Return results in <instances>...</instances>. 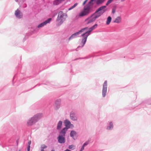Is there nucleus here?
<instances>
[{"mask_svg": "<svg viewBox=\"0 0 151 151\" xmlns=\"http://www.w3.org/2000/svg\"><path fill=\"white\" fill-rule=\"evenodd\" d=\"M61 0H55V1L53 3L54 5H57L61 2Z\"/></svg>", "mask_w": 151, "mask_h": 151, "instance_id": "nucleus-16", "label": "nucleus"}, {"mask_svg": "<svg viewBox=\"0 0 151 151\" xmlns=\"http://www.w3.org/2000/svg\"><path fill=\"white\" fill-rule=\"evenodd\" d=\"M70 118L71 119L73 120H76V118L74 116V114H70Z\"/></svg>", "mask_w": 151, "mask_h": 151, "instance_id": "nucleus-20", "label": "nucleus"}, {"mask_svg": "<svg viewBox=\"0 0 151 151\" xmlns=\"http://www.w3.org/2000/svg\"><path fill=\"white\" fill-rule=\"evenodd\" d=\"M95 2V0H91L86 6L88 7H89L90 9H91V6H93Z\"/></svg>", "mask_w": 151, "mask_h": 151, "instance_id": "nucleus-11", "label": "nucleus"}, {"mask_svg": "<svg viewBox=\"0 0 151 151\" xmlns=\"http://www.w3.org/2000/svg\"><path fill=\"white\" fill-rule=\"evenodd\" d=\"M106 7V6H103L99 8L92 15L96 19L102 15L105 12L106 9H104Z\"/></svg>", "mask_w": 151, "mask_h": 151, "instance_id": "nucleus-2", "label": "nucleus"}, {"mask_svg": "<svg viewBox=\"0 0 151 151\" xmlns=\"http://www.w3.org/2000/svg\"><path fill=\"white\" fill-rule=\"evenodd\" d=\"M121 21V18L120 17H118L114 21V22L119 23Z\"/></svg>", "mask_w": 151, "mask_h": 151, "instance_id": "nucleus-12", "label": "nucleus"}, {"mask_svg": "<svg viewBox=\"0 0 151 151\" xmlns=\"http://www.w3.org/2000/svg\"><path fill=\"white\" fill-rule=\"evenodd\" d=\"M68 129V128L65 127L60 132L59 136L58 137V142L60 143H63L65 142V136L66 132Z\"/></svg>", "mask_w": 151, "mask_h": 151, "instance_id": "nucleus-3", "label": "nucleus"}, {"mask_svg": "<svg viewBox=\"0 0 151 151\" xmlns=\"http://www.w3.org/2000/svg\"><path fill=\"white\" fill-rule=\"evenodd\" d=\"M31 141H30V140L28 142V145L30 146V144H31Z\"/></svg>", "mask_w": 151, "mask_h": 151, "instance_id": "nucleus-31", "label": "nucleus"}, {"mask_svg": "<svg viewBox=\"0 0 151 151\" xmlns=\"http://www.w3.org/2000/svg\"><path fill=\"white\" fill-rule=\"evenodd\" d=\"M51 151H55V150H52Z\"/></svg>", "mask_w": 151, "mask_h": 151, "instance_id": "nucleus-35", "label": "nucleus"}, {"mask_svg": "<svg viewBox=\"0 0 151 151\" xmlns=\"http://www.w3.org/2000/svg\"><path fill=\"white\" fill-rule=\"evenodd\" d=\"M78 4L77 3H76L73 6H72L69 8L68 10H70L72 9H73L74 8H75L77 5Z\"/></svg>", "mask_w": 151, "mask_h": 151, "instance_id": "nucleus-21", "label": "nucleus"}, {"mask_svg": "<svg viewBox=\"0 0 151 151\" xmlns=\"http://www.w3.org/2000/svg\"><path fill=\"white\" fill-rule=\"evenodd\" d=\"M79 34V32H77L73 34L72 35L69 37V40H70V39L75 38L77 35H78Z\"/></svg>", "mask_w": 151, "mask_h": 151, "instance_id": "nucleus-13", "label": "nucleus"}, {"mask_svg": "<svg viewBox=\"0 0 151 151\" xmlns=\"http://www.w3.org/2000/svg\"><path fill=\"white\" fill-rule=\"evenodd\" d=\"M88 1V0H85V1H86V2L87 1Z\"/></svg>", "mask_w": 151, "mask_h": 151, "instance_id": "nucleus-36", "label": "nucleus"}, {"mask_svg": "<svg viewBox=\"0 0 151 151\" xmlns=\"http://www.w3.org/2000/svg\"><path fill=\"white\" fill-rule=\"evenodd\" d=\"M68 148L70 149L73 150L74 148V146L73 145H71L69 146Z\"/></svg>", "mask_w": 151, "mask_h": 151, "instance_id": "nucleus-24", "label": "nucleus"}, {"mask_svg": "<svg viewBox=\"0 0 151 151\" xmlns=\"http://www.w3.org/2000/svg\"><path fill=\"white\" fill-rule=\"evenodd\" d=\"M110 124V126L109 127H108L107 128V129H110L111 128H113V124L112 122H110L109 124Z\"/></svg>", "mask_w": 151, "mask_h": 151, "instance_id": "nucleus-23", "label": "nucleus"}, {"mask_svg": "<svg viewBox=\"0 0 151 151\" xmlns=\"http://www.w3.org/2000/svg\"><path fill=\"white\" fill-rule=\"evenodd\" d=\"M96 19L94 17L93 15H91L88 18L86 19L85 20V22H86L87 24H88L90 23L94 22Z\"/></svg>", "mask_w": 151, "mask_h": 151, "instance_id": "nucleus-7", "label": "nucleus"}, {"mask_svg": "<svg viewBox=\"0 0 151 151\" xmlns=\"http://www.w3.org/2000/svg\"><path fill=\"white\" fill-rule=\"evenodd\" d=\"M15 14L16 17L19 18H21L22 16V13L18 9L15 12Z\"/></svg>", "mask_w": 151, "mask_h": 151, "instance_id": "nucleus-10", "label": "nucleus"}, {"mask_svg": "<svg viewBox=\"0 0 151 151\" xmlns=\"http://www.w3.org/2000/svg\"><path fill=\"white\" fill-rule=\"evenodd\" d=\"M65 126L66 127H68L71 124L70 122L68 120H66L65 121Z\"/></svg>", "mask_w": 151, "mask_h": 151, "instance_id": "nucleus-18", "label": "nucleus"}, {"mask_svg": "<svg viewBox=\"0 0 151 151\" xmlns=\"http://www.w3.org/2000/svg\"><path fill=\"white\" fill-rule=\"evenodd\" d=\"M65 14L63 12L60 11L58 14L57 19L56 20V22L58 25H61L65 21V19L64 17Z\"/></svg>", "mask_w": 151, "mask_h": 151, "instance_id": "nucleus-5", "label": "nucleus"}, {"mask_svg": "<svg viewBox=\"0 0 151 151\" xmlns=\"http://www.w3.org/2000/svg\"><path fill=\"white\" fill-rule=\"evenodd\" d=\"M76 132L75 131H72L70 133V136L71 137L73 138V137L74 136L76 135Z\"/></svg>", "mask_w": 151, "mask_h": 151, "instance_id": "nucleus-19", "label": "nucleus"}, {"mask_svg": "<svg viewBox=\"0 0 151 151\" xmlns=\"http://www.w3.org/2000/svg\"><path fill=\"white\" fill-rule=\"evenodd\" d=\"M107 81H105L103 84L102 90V95L104 97L105 96L107 92Z\"/></svg>", "mask_w": 151, "mask_h": 151, "instance_id": "nucleus-8", "label": "nucleus"}, {"mask_svg": "<svg viewBox=\"0 0 151 151\" xmlns=\"http://www.w3.org/2000/svg\"><path fill=\"white\" fill-rule=\"evenodd\" d=\"M115 11H116V8H113L112 9V13L113 14H114L115 13Z\"/></svg>", "mask_w": 151, "mask_h": 151, "instance_id": "nucleus-27", "label": "nucleus"}, {"mask_svg": "<svg viewBox=\"0 0 151 151\" xmlns=\"http://www.w3.org/2000/svg\"><path fill=\"white\" fill-rule=\"evenodd\" d=\"M86 2L85 1L83 2V5H84L86 3Z\"/></svg>", "mask_w": 151, "mask_h": 151, "instance_id": "nucleus-32", "label": "nucleus"}, {"mask_svg": "<svg viewBox=\"0 0 151 151\" xmlns=\"http://www.w3.org/2000/svg\"><path fill=\"white\" fill-rule=\"evenodd\" d=\"M114 0H109L106 4V6L110 4Z\"/></svg>", "mask_w": 151, "mask_h": 151, "instance_id": "nucleus-26", "label": "nucleus"}, {"mask_svg": "<svg viewBox=\"0 0 151 151\" xmlns=\"http://www.w3.org/2000/svg\"><path fill=\"white\" fill-rule=\"evenodd\" d=\"M62 125V122L61 121H59L57 125V129L59 130L60 129H61Z\"/></svg>", "mask_w": 151, "mask_h": 151, "instance_id": "nucleus-14", "label": "nucleus"}, {"mask_svg": "<svg viewBox=\"0 0 151 151\" xmlns=\"http://www.w3.org/2000/svg\"><path fill=\"white\" fill-rule=\"evenodd\" d=\"M98 25L95 24L94 25L91 27L89 29V30L86 32L85 33L82 35L83 38L82 40V42L83 44V46L85 44L87 40V37L90 34V33L93 30L96 28L97 27Z\"/></svg>", "mask_w": 151, "mask_h": 151, "instance_id": "nucleus-1", "label": "nucleus"}, {"mask_svg": "<svg viewBox=\"0 0 151 151\" xmlns=\"http://www.w3.org/2000/svg\"><path fill=\"white\" fill-rule=\"evenodd\" d=\"M30 146L28 145L27 148V151H30Z\"/></svg>", "mask_w": 151, "mask_h": 151, "instance_id": "nucleus-29", "label": "nucleus"}, {"mask_svg": "<svg viewBox=\"0 0 151 151\" xmlns=\"http://www.w3.org/2000/svg\"><path fill=\"white\" fill-rule=\"evenodd\" d=\"M47 147V146L44 144H43V145H41V147H40V148H41L43 149H45Z\"/></svg>", "mask_w": 151, "mask_h": 151, "instance_id": "nucleus-25", "label": "nucleus"}, {"mask_svg": "<svg viewBox=\"0 0 151 151\" xmlns=\"http://www.w3.org/2000/svg\"><path fill=\"white\" fill-rule=\"evenodd\" d=\"M44 149H43L40 148V150H41V151H44Z\"/></svg>", "mask_w": 151, "mask_h": 151, "instance_id": "nucleus-33", "label": "nucleus"}, {"mask_svg": "<svg viewBox=\"0 0 151 151\" xmlns=\"http://www.w3.org/2000/svg\"><path fill=\"white\" fill-rule=\"evenodd\" d=\"M42 117V115L40 114L35 115L28 121L27 122V125L29 126L33 125L37 122Z\"/></svg>", "mask_w": 151, "mask_h": 151, "instance_id": "nucleus-4", "label": "nucleus"}, {"mask_svg": "<svg viewBox=\"0 0 151 151\" xmlns=\"http://www.w3.org/2000/svg\"><path fill=\"white\" fill-rule=\"evenodd\" d=\"M88 144V142H85V143L83 145L84 146H86V145H87Z\"/></svg>", "mask_w": 151, "mask_h": 151, "instance_id": "nucleus-30", "label": "nucleus"}, {"mask_svg": "<svg viewBox=\"0 0 151 151\" xmlns=\"http://www.w3.org/2000/svg\"><path fill=\"white\" fill-rule=\"evenodd\" d=\"M105 0H97L96 1V4H101L103 3Z\"/></svg>", "mask_w": 151, "mask_h": 151, "instance_id": "nucleus-17", "label": "nucleus"}, {"mask_svg": "<svg viewBox=\"0 0 151 151\" xmlns=\"http://www.w3.org/2000/svg\"><path fill=\"white\" fill-rule=\"evenodd\" d=\"M111 18L110 16H109L108 17L107 21L106 22V23L107 24H109L110 22H111Z\"/></svg>", "mask_w": 151, "mask_h": 151, "instance_id": "nucleus-15", "label": "nucleus"}, {"mask_svg": "<svg viewBox=\"0 0 151 151\" xmlns=\"http://www.w3.org/2000/svg\"><path fill=\"white\" fill-rule=\"evenodd\" d=\"M51 18H49L44 22L41 23L37 26L38 28L41 27L45 25L47 23H49L51 20Z\"/></svg>", "mask_w": 151, "mask_h": 151, "instance_id": "nucleus-9", "label": "nucleus"}, {"mask_svg": "<svg viewBox=\"0 0 151 151\" xmlns=\"http://www.w3.org/2000/svg\"><path fill=\"white\" fill-rule=\"evenodd\" d=\"M84 147L85 146H84L83 145L82 146V147H81V149L80 150V151H82V150H84Z\"/></svg>", "mask_w": 151, "mask_h": 151, "instance_id": "nucleus-28", "label": "nucleus"}, {"mask_svg": "<svg viewBox=\"0 0 151 151\" xmlns=\"http://www.w3.org/2000/svg\"><path fill=\"white\" fill-rule=\"evenodd\" d=\"M64 151H71L70 150H69L68 149H66V150H65Z\"/></svg>", "mask_w": 151, "mask_h": 151, "instance_id": "nucleus-34", "label": "nucleus"}, {"mask_svg": "<svg viewBox=\"0 0 151 151\" xmlns=\"http://www.w3.org/2000/svg\"><path fill=\"white\" fill-rule=\"evenodd\" d=\"M90 9L89 7L86 6L83 9L79 14L78 16L81 17L88 15L90 13Z\"/></svg>", "mask_w": 151, "mask_h": 151, "instance_id": "nucleus-6", "label": "nucleus"}, {"mask_svg": "<svg viewBox=\"0 0 151 151\" xmlns=\"http://www.w3.org/2000/svg\"><path fill=\"white\" fill-rule=\"evenodd\" d=\"M125 0H122V1H125Z\"/></svg>", "mask_w": 151, "mask_h": 151, "instance_id": "nucleus-37", "label": "nucleus"}, {"mask_svg": "<svg viewBox=\"0 0 151 151\" xmlns=\"http://www.w3.org/2000/svg\"><path fill=\"white\" fill-rule=\"evenodd\" d=\"M88 29L87 27H85L84 28H83L81 29L80 31L79 32H79V34L81 32H83L85 30H87Z\"/></svg>", "mask_w": 151, "mask_h": 151, "instance_id": "nucleus-22", "label": "nucleus"}]
</instances>
